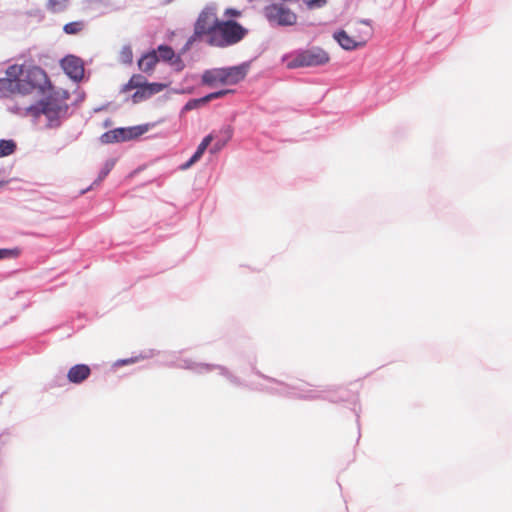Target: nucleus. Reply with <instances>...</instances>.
<instances>
[{
    "mask_svg": "<svg viewBox=\"0 0 512 512\" xmlns=\"http://www.w3.org/2000/svg\"><path fill=\"white\" fill-rule=\"evenodd\" d=\"M305 3L309 8L322 7L326 0H305Z\"/></svg>",
    "mask_w": 512,
    "mask_h": 512,
    "instance_id": "22",
    "label": "nucleus"
},
{
    "mask_svg": "<svg viewBox=\"0 0 512 512\" xmlns=\"http://www.w3.org/2000/svg\"><path fill=\"white\" fill-rule=\"evenodd\" d=\"M217 7L214 4L206 5L199 13L195 23L193 34L188 38L183 48L186 52L195 42L209 39L214 33L219 22Z\"/></svg>",
    "mask_w": 512,
    "mask_h": 512,
    "instance_id": "2",
    "label": "nucleus"
},
{
    "mask_svg": "<svg viewBox=\"0 0 512 512\" xmlns=\"http://www.w3.org/2000/svg\"><path fill=\"white\" fill-rule=\"evenodd\" d=\"M84 28V23L82 21H74L67 23L63 30L67 34H78L80 33Z\"/></svg>",
    "mask_w": 512,
    "mask_h": 512,
    "instance_id": "20",
    "label": "nucleus"
},
{
    "mask_svg": "<svg viewBox=\"0 0 512 512\" xmlns=\"http://www.w3.org/2000/svg\"><path fill=\"white\" fill-rule=\"evenodd\" d=\"M230 137H231V131L227 130V139H229Z\"/></svg>",
    "mask_w": 512,
    "mask_h": 512,
    "instance_id": "28",
    "label": "nucleus"
},
{
    "mask_svg": "<svg viewBox=\"0 0 512 512\" xmlns=\"http://www.w3.org/2000/svg\"><path fill=\"white\" fill-rule=\"evenodd\" d=\"M200 104H203L202 103V98L200 99H194V100H190L186 105H185V109L186 110H191L193 108H196L198 105Z\"/></svg>",
    "mask_w": 512,
    "mask_h": 512,
    "instance_id": "23",
    "label": "nucleus"
},
{
    "mask_svg": "<svg viewBox=\"0 0 512 512\" xmlns=\"http://www.w3.org/2000/svg\"><path fill=\"white\" fill-rule=\"evenodd\" d=\"M247 74L245 66H233L225 68V85H234L242 81Z\"/></svg>",
    "mask_w": 512,
    "mask_h": 512,
    "instance_id": "14",
    "label": "nucleus"
},
{
    "mask_svg": "<svg viewBox=\"0 0 512 512\" xmlns=\"http://www.w3.org/2000/svg\"><path fill=\"white\" fill-rule=\"evenodd\" d=\"M21 81L0 78V93L4 97H10L16 93L21 94Z\"/></svg>",
    "mask_w": 512,
    "mask_h": 512,
    "instance_id": "15",
    "label": "nucleus"
},
{
    "mask_svg": "<svg viewBox=\"0 0 512 512\" xmlns=\"http://www.w3.org/2000/svg\"><path fill=\"white\" fill-rule=\"evenodd\" d=\"M11 251L7 249H0V260L11 255Z\"/></svg>",
    "mask_w": 512,
    "mask_h": 512,
    "instance_id": "25",
    "label": "nucleus"
},
{
    "mask_svg": "<svg viewBox=\"0 0 512 512\" xmlns=\"http://www.w3.org/2000/svg\"><path fill=\"white\" fill-rule=\"evenodd\" d=\"M24 74V69L22 65H11L6 69V77L5 79H11L15 81H21Z\"/></svg>",
    "mask_w": 512,
    "mask_h": 512,
    "instance_id": "18",
    "label": "nucleus"
},
{
    "mask_svg": "<svg viewBox=\"0 0 512 512\" xmlns=\"http://www.w3.org/2000/svg\"><path fill=\"white\" fill-rule=\"evenodd\" d=\"M265 16L270 23L280 26L296 24L297 15L282 4H272L265 8Z\"/></svg>",
    "mask_w": 512,
    "mask_h": 512,
    "instance_id": "9",
    "label": "nucleus"
},
{
    "mask_svg": "<svg viewBox=\"0 0 512 512\" xmlns=\"http://www.w3.org/2000/svg\"><path fill=\"white\" fill-rule=\"evenodd\" d=\"M360 32H361V26H360V22H359L358 26L352 31L351 35H360Z\"/></svg>",
    "mask_w": 512,
    "mask_h": 512,
    "instance_id": "27",
    "label": "nucleus"
},
{
    "mask_svg": "<svg viewBox=\"0 0 512 512\" xmlns=\"http://www.w3.org/2000/svg\"><path fill=\"white\" fill-rule=\"evenodd\" d=\"M224 73L225 68L207 70L202 75V83L210 87H214L218 84L225 85Z\"/></svg>",
    "mask_w": 512,
    "mask_h": 512,
    "instance_id": "13",
    "label": "nucleus"
},
{
    "mask_svg": "<svg viewBox=\"0 0 512 512\" xmlns=\"http://www.w3.org/2000/svg\"><path fill=\"white\" fill-rule=\"evenodd\" d=\"M246 34V30L237 22L232 20L219 21L214 33L206 43L215 47H227L241 41Z\"/></svg>",
    "mask_w": 512,
    "mask_h": 512,
    "instance_id": "3",
    "label": "nucleus"
},
{
    "mask_svg": "<svg viewBox=\"0 0 512 512\" xmlns=\"http://www.w3.org/2000/svg\"><path fill=\"white\" fill-rule=\"evenodd\" d=\"M162 62L174 72H180L184 69V62L180 55H175L174 51L162 45Z\"/></svg>",
    "mask_w": 512,
    "mask_h": 512,
    "instance_id": "11",
    "label": "nucleus"
},
{
    "mask_svg": "<svg viewBox=\"0 0 512 512\" xmlns=\"http://www.w3.org/2000/svg\"><path fill=\"white\" fill-rule=\"evenodd\" d=\"M360 26V35H348L345 30H340L334 33V39L345 50H354L363 47L372 36V28L365 21H361Z\"/></svg>",
    "mask_w": 512,
    "mask_h": 512,
    "instance_id": "6",
    "label": "nucleus"
},
{
    "mask_svg": "<svg viewBox=\"0 0 512 512\" xmlns=\"http://www.w3.org/2000/svg\"><path fill=\"white\" fill-rule=\"evenodd\" d=\"M329 54L319 47H312L297 53L288 63L290 69L320 66L328 63Z\"/></svg>",
    "mask_w": 512,
    "mask_h": 512,
    "instance_id": "5",
    "label": "nucleus"
},
{
    "mask_svg": "<svg viewBox=\"0 0 512 512\" xmlns=\"http://www.w3.org/2000/svg\"><path fill=\"white\" fill-rule=\"evenodd\" d=\"M20 86L21 94L27 95L32 93L34 90L45 92L46 89L51 87V83L47 73L42 68L32 66L24 71Z\"/></svg>",
    "mask_w": 512,
    "mask_h": 512,
    "instance_id": "4",
    "label": "nucleus"
},
{
    "mask_svg": "<svg viewBox=\"0 0 512 512\" xmlns=\"http://www.w3.org/2000/svg\"><path fill=\"white\" fill-rule=\"evenodd\" d=\"M16 149V144L12 140H0V157L11 155Z\"/></svg>",
    "mask_w": 512,
    "mask_h": 512,
    "instance_id": "19",
    "label": "nucleus"
},
{
    "mask_svg": "<svg viewBox=\"0 0 512 512\" xmlns=\"http://www.w3.org/2000/svg\"><path fill=\"white\" fill-rule=\"evenodd\" d=\"M49 2H50V4H51L52 6H55V4H56V1H55V0H49Z\"/></svg>",
    "mask_w": 512,
    "mask_h": 512,
    "instance_id": "29",
    "label": "nucleus"
},
{
    "mask_svg": "<svg viewBox=\"0 0 512 512\" xmlns=\"http://www.w3.org/2000/svg\"><path fill=\"white\" fill-rule=\"evenodd\" d=\"M158 62V57L156 55V52H152L149 54L144 55L138 62L140 70L144 72L151 71L155 65Z\"/></svg>",
    "mask_w": 512,
    "mask_h": 512,
    "instance_id": "17",
    "label": "nucleus"
},
{
    "mask_svg": "<svg viewBox=\"0 0 512 512\" xmlns=\"http://www.w3.org/2000/svg\"><path fill=\"white\" fill-rule=\"evenodd\" d=\"M233 92L232 90H220V91H217V92H213V93H210L204 97H202V103H207L213 99H217V98H220V97H223L225 96L226 94L228 93H231Z\"/></svg>",
    "mask_w": 512,
    "mask_h": 512,
    "instance_id": "21",
    "label": "nucleus"
},
{
    "mask_svg": "<svg viewBox=\"0 0 512 512\" xmlns=\"http://www.w3.org/2000/svg\"><path fill=\"white\" fill-rule=\"evenodd\" d=\"M91 374V369L88 365L77 364L72 366L68 373L67 378L71 383L79 384L85 381Z\"/></svg>",
    "mask_w": 512,
    "mask_h": 512,
    "instance_id": "12",
    "label": "nucleus"
},
{
    "mask_svg": "<svg viewBox=\"0 0 512 512\" xmlns=\"http://www.w3.org/2000/svg\"><path fill=\"white\" fill-rule=\"evenodd\" d=\"M148 131V125H139L126 128H116L102 135L104 143L124 142L136 139Z\"/></svg>",
    "mask_w": 512,
    "mask_h": 512,
    "instance_id": "8",
    "label": "nucleus"
},
{
    "mask_svg": "<svg viewBox=\"0 0 512 512\" xmlns=\"http://www.w3.org/2000/svg\"><path fill=\"white\" fill-rule=\"evenodd\" d=\"M111 165H106L105 167V170L101 172V175H100V180H102L103 178H105L107 176V174L110 172L111 170Z\"/></svg>",
    "mask_w": 512,
    "mask_h": 512,
    "instance_id": "26",
    "label": "nucleus"
},
{
    "mask_svg": "<svg viewBox=\"0 0 512 512\" xmlns=\"http://www.w3.org/2000/svg\"><path fill=\"white\" fill-rule=\"evenodd\" d=\"M213 140V135L212 134H209L207 135L203 140L202 142L199 144V146L197 147V150L196 152L193 154V156L189 159L188 162H186L182 168L183 169H187L189 168L190 166H192L194 163H196L201 157L202 155L204 154L205 150L207 149V147L210 145L211 141Z\"/></svg>",
    "mask_w": 512,
    "mask_h": 512,
    "instance_id": "16",
    "label": "nucleus"
},
{
    "mask_svg": "<svg viewBox=\"0 0 512 512\" xmlns=\"http://www.w3.org/2000/svg\"><path fill=\"white\" fill-rule=\"evenodd\" d=\"M61 66L64 72L73 80L79 81L84 76V66L80 58L76 56H67L62 62Z\"/></svg>",
    "mask_w": 512,
    "mask_h": 512,
    "instance_id": "10",
    "label": "nucleus"
},
{
    "mask_svg": "<svg viewBox=\"0 0 512 512\" xmlns=\"http://www.w3.org/2000/svg\"><path fill=\"white\" fill-rule=\"evenodd\" d=\"M67 99V92H53L44 101L27 107L26 114L35 118L44 115L48 128H58L68 113Z\"/></svg>",
    "mask_w": 512,
    "mask_h": 512,
    "instance_id": "1",
    "label": "nucleus"
},
{
    "mask_svg": "<svg viewBox=\"0 0 512 512\" xmlns=\"http://www.w3.org/2000/svg\"><path fill=\"white\" fill-rule=\"evenodd\" d=\"M133 89H136V92L132 95V99L134 103H137L155 93H158L160 91V84H147L141 75H134L131 77L129 82L124 85L123 91L129 92Z\"/></svg>",
    "mask_w": 512,
    "mask_h": 512,
    "instance_id": "7",
    "label": "nucleus"
},
{
    "mask_svg": "<svg viewBox=\"0 0 512 512\" xmlns=\"http://www.w3.org/2000/svg\"><path fill=\"white\" fill-rule=\"evenodd\" d=\"M225 14L227 16H233V17H238L240 15V12L237 11V10H234V9H227Z\"/></svg>",
    "mask_w": 512,
    "mask_h": 512,
    "instance_id": "24",
    "label": "nucleus"
}]
</instances>
